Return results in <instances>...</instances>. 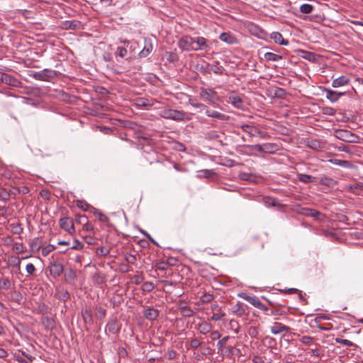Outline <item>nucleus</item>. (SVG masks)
I'll return each instance as SVG.
<instances>
[{
  "instance_id": "45",
  "label": "nucleus",
  "mask_w": 363,
  "mask_h": 363,
  "mask_svg": "<svg viewBox=\"0 0 363 363\" xmlns=\"http://www.w3.org/2000/svg\"><path fill=\"white\" fill-rule=\"evenodd\" d=\"M335 112L336 111L332 107L325 106L323 108V113L324 114L334 116L335 114Z\"/></svg>"
},
{
  "instance_id": "41",
  "label": "nucleus",
  "mask_w": 363,
  "mask_h": 363,
  "mask_svg": "<svg viewBox=\"0 0 363 363\" xmlns=\"http://www.w3.org/2000/svg\"><path fill=\"white\" fill-rule=\"evenodd\" d=\"M95 315L99 319L104 318L106 316V310L102 307H96Z\"/></svg>"
},
{
  "instance_id": "25",
  "label": "nucleus",
  "mask_w": 363,
  "mask_h": 363,
  "mask_svg": "<svg viewBox=\"0 0 363 363\" xmlns=\"http://www.w3.org/2000/svg\"><path fill=\"white\" fill-rule=\"evenodd\" d=\"M271 38H272L276 43L279 45H287L289 44V42L284 40L282 35L278 32L272 33Z\"/></svg>"
},
{
  "instance_id": "38",
  "label": "nucleus",
  "mask_w": 363,
  "mask_h": 363,
  "mask_svg": "<svg viewBox=\"0 0 363 363\" xmlns=\"http://www.w3.org/2000/svg\"><path fill=\"white\" fill-rule=\"evenodd\" d=\"M313 6L309 4H303L300 6V11L303 13H310L313 11Z\"/></svg>"
},
{
  "instance_id": "10",
  "label": "nucleus",
  "mask_w": 363,
  "mask_h": 363,
  "mask_svg": "<svg viewBox=\"0 0 363 363\" xmlns=\"http://www.w3.org/2000/svg\"><path fill=\"white\" fill-rule=\"evenodd\" d=\"M306 145L315 151L321 150L324 146V143L317 139H306L305 140Z\"/></svg>"
},
{
  "instance_id": "19",
  "label": "nucleus",
  "mask_w": 363,
  "mask_h": 363,
  "mask_svg": "<svg viewBox=\"0 0 363 363\" xmlns=\"http://www.w3.org/2000/svg\"><path fill=\"white\" fill-rule=\"evenodd\" d=\"M159 315L158 310L149 307L144 311V316L150 320H155Z\"/></svg>"
},
{
  "instance_id": "51",
  "label": "nucleus",
  "mask_w": 363,
  "mask_h": 363,
  "mask_svg": "<svg viewBox=\"0 0 363 363\" xmlns=\"http://www.w3.org/2000/svg\"><path fill=\"white\" fill-rule=\"evenodd\" d=\"M225 316V313H222V312L215 313L213 314V315L211 317V320L218 321V320H221Z\"/></svg>"
},
{
  "instance_id": "14",
  "label": "nucleus",
  "mask_w": 363,
  "mask_h": 363,
  "mask_svg": "<svg viewBox=\"0 0 363 363\" xmlns=\"http://www.w3.org/2000/svg\"><path fill=\"white\" fill-rule=\"evenodd\" d=\"M145 45L143 49L140 52L139 55L140 57H147L153 49L152 43L150 39L145 38Z\"/></svg>"
},
{
  "instance_id": "5",
  "label": "nucleus",
  "mask_w": 363,
  "mask_h": 363,
  "mask_svg": "<svg viewBox=\"0 0 363 363\" xmlns=\"http://www.w3.org/2000/svg\"><path fill=\"white\" fill-rule=\"evenodd\" d=\"M59 225L62 229L69 234H72L74 232V220L70 217L65 216L60 218L59 220Z\"/></svg>"
},
{
  "instance_id": "13",
  "label": "nucleus",
  "mask_w": 363,
  "mask_h": 363,
  "mask_svg": "<svg viewBox=\"0 0 363 363\" xmlns=\"http://www.w3.org/2000/svg\"><path fill=\"white\" fill-rule=\"evenodd\" d=\"M324 91L326 93V98L333 103L337 101L340 97L344 95L342 92H337L326 88Z\"/></svg>"
},
{
  "instance_id": "18",
  "label": "nucleus",
  "mask_w": 363,
  "mask_h": 363,
  "mask_svg": "<svg viewBox=\"0 0 363 363\" xmlns=\"http://www.w3.org/2000/svg\"><path fill=\"white\" fill-rule=\"evenodd\" d=\"M219 38L223 42L229 45H233L238 43L236 38L230 33H223L220 35Z\"/></svg>"
},
{
  "instance_id": "3",
  "label": "nucleus",
  "mask_w": 363,
  "mask_h": 363,
  "mask_svg": "<svg viewBox=\"0 0 363 363\" xmlns=\"http://www.w3.org/2000/svg\"><path fill=\"white\" fill-rule=\"evenodd\" d=\"M335 137L344 142L356 143L359 137L347 130H338L335 131Z\"/></svg>"
},
{
  "instance_id": "6",
  "label": "nucleus",
  "mask_w": 363,
  "mask_h": 363,
  "mask_svg": "<svg viewBox=\"0 0 363 363\" xmlns=\"http://www.w3.org/2000/svg\"><path fill=\"white\" fill-rule=\"evenodd\" d=\"M56 73L54 70L45 69L40 72H35L33 74V77L37 80L49 81L50 79L54 77Z\"/></svg>"
},
{
  "instance_id": "7",
  "label": "nucleus",
  "mask_w": 363,
  "mask_h": 363,
  "mask_svg": "<svg viewBox=\"0 0 363 363\" xmlns=\"http://www.w3.org/2000/svg\"><path fill=\"white\" fill-rule=\"evenodd\" d=\"M246 26L249 32L252 35L260 39H266L267 37V33L261 28L257 24H246Z\"/></svg>"
},
{
  "instance_id": "39",
  "label": "nucleus",
  "mask_w": 363,
  "mask_h": 363,
  "mask_svg": "<svg viewBox=\"0 0 363 363\" xmlns=\"http://www.w3.org/2000/svg\"><path fill=\"white\" fill-rule=\"evenodd\" d=\"M155 289V286L151 281H145L142 285V290L145 292H150Z\"/></svg>"
},
{
  "instance_id": "35",
  "label": "nucleus",
  "mask_w": 363,
  "mask_h": 363,
  "mask_svg": "<svg viewBox=\"0 0 363 363\" xmlns=\"http://www.w3.org/2000/svg\"><path fill=\"white\" fill-rule=\"evenodd\" d=\"M264 58L268 61L277 62L281 60L282 57L275 53L268 52L264 54Z\"/></svg>"
},
{
  "instance_id": "57",
  "label": "nucleus",
  "mask_w": 363,
  "mask_h": 363,
  "mask_svg": "<svg viewBox=\"0 0 363 363\" xmlns=\"http://www.w3.org/2000/svg\"><path fill=\"white\" fill-rule=\"evenodd\" d=\"M109 252L108 250L106 247H101L97 249L96 253L101 256H106Z\"/></svg>"
},
{
  "instance_id": "61",
  "label": "nucleus",
  "mask_w": 363,
  "mask_h": 363,
  "mask_svg": "<svg viewBox=\"0 0 363 363\" xmlns=\"http://www.w3.org/2000/svg\"><path fill=\"white\" fill-rule=\"evenodd\" d=\"M84 240L89 245H94L96 242L95 238L91 236H85Z\"/></svg>"
},
{
  "instance_id": "50",
  "label": "nucleus",
  "mask_w": 363,
  "mask_h": 363,
  "mask_svg": "<svg viewBox=\"0 0 363 363\" xmlns=\"http://www.w3.org/2000/svg\"><path fill=\"white\" fill-rule=\"evenodd\" d=\"M169 264L165 262H160L156 264V268L161 271H165L167 269Z\"/></svg>"
},
{
  "instance_id": "23",
  "label": "nucleus",
  "mask_w": 363,
  "mask_h": 363,
  "mask_svg": "<svg viewBox=\"0 0 363 363\" xmlns=\"http://www.w3.org/2000/svg\"><path fill=\"white\" fill-rule=\"evenodd\" d=\"M228 101L237 108H242L243 101L241 98L237 95H231L229 96Z\"/></svg>"
},
{
  "instance_id": "55",
  "label": "nucleus",
  "mask_w": 363,
  "mask_h": 363,
  "mask_svg": "<svg viewBox=\"0 0 363 363\" xmlns=\"http://www.w3.org/2000/svg\"><path fill=\"white\" fill-rule=\"evenodd\" d=\"M83 244L79 241L78 240H74V244L72 246L71 249L72 250H82L83 248Z\"/></svg>"
},
{
  "instance_id": "24",
  "label": "nucleus",
  "mask_w": 363,
  "mask_h": 363,
  "mask_svg": "<svg viewBox=\"0 0 363 363\" xmlns=\"http://www.w3.org/2000/svg\"><path fill=\"white\" fill-rule=\"evenodd\" d=\"M82 316L84 322L86 324H92L93 323V316L92 313L89 308H84L82 311Z\"/></svg>"
},
{
  "instance_id": "40",
  "label": "nucleus",
  "mask_w": 363,
  "mask_h": 363,
  "mask_svg": "<svg viewBox=\"0 0 363 363\" xmlns=\"http://www.w3.org/2000/svg\"><path fill=\"white\" fill-rule=\"evenodd\" d=\"M77 206L84 211H86L90 208V205L84 201L78 200L77 201Z\"/></svg>"
},
{
  "instance_id": "53",
  "label": "nucleus",
  "mask_w": 363,
  "mask_h": 363,
  "mask_svg": "<svg viewBox=\"0 0 363 363\" xmlns=\"http://www.w3.org/2000/svg\"><path fill=\"white\" fill-rule=\"evenodd\" d=\"M201 345V342L196 338H194L190 342V345L191 348L196 349Z\"/></svg>"
},
{
  "instance_id": "15",
  "label": "nucleus",
  "mask_w": 363,
  "mask_h": 363,
  "mask_svg": "<svg viewBox=\"0 0 363 363\" xmlns=\"http://www.w3.org/2000/svg\"><path fill=\"white\" fill-rule=\"evenodd\" d=\"M240 296L257 308L262 306L261 301L255 296H249L245 294H242Z\"/></svg>"
},
{
  "instance_id": "49",
  "label": "nucleus",
  "mask_w": 363,
  "mask_h": 363,
  "mask_svg": "<svg viewBox=\"0 0 363 363\" xmlns=\"http://www.w3.org/2000/svg\"><path fill=\"white\" fill-rule=\"evenodd\" d=\"M258 329L256 327L251 326L248 329V334L252 337H256L258 335Z\"/></svg>"
},
{
  "instance_id": "54",
  "label": "nucleus",
  "mask_w": 363,
  "mask_h": 363,
  "mask_svg": "<svg viewBox=\"0 0 363 363\" xmlns=\"http://www.w3.org/2000/svg\"><path fill=\"white\" fill-rule=\"evenodd\" d=\"M116 54L121 57H123L127 55V49L125 48L118 47Z\"/></svg>"
},
{
  "instance_id": "8",
  "label": "nucleus",
  "mask_w": 363,
  "mask_h": 363,
  "mask_svg": "<svg viewBox=\"0 0 363 363\" xmlns=\"http://www.w3.org/2000/svg\"><path fill=\"white\" fill-rule=\"evenodd\" d=\"M179 47L183 50H190L194 48V38L184 36L179 41Z\"/></svg>"
},
{
  "instance_id": "27",
  "label": "nucleus",
  "mask_w": 363,
  "mask_h": 363,
  "mask_svg": "<svg viewBox=\"0 0 363 363\" xmlns=\"http://www.w3.org/2000/svg\"><path fill=\"white\" fill-rule=\"evenodd\" d=\"M328 162L333 164L343 167L345 168H350L352 167V163L347 160H341L338 159H330Z\"/></svg>"
},
{
  "instance_id": "2",
  "label": "nucleus",
  "mask_w": 363,
  "mask_h": 363,
  "mask_svg": "<svg viewBox=\"0 0 363 363\" xmlns=\"http://www.w3.org/2000/svg\"><path fill=\"white\" fill-rule=\"evenodd\" d=\"M200 96L212 106L218 104L220 100L217 92L212 89L201 88Z\"/></svg>"
},
{
  "instance_id": "59",
  "label": "nucleus",
  "mask_w": 363,
  "mask_h": 363,
  "mask_svg": "<svg viewBox=\"0 0 363 363\" xmlns=\"http://www.w3.org/2000/svg\"><path fill=\"white\" fill-rule=\"evenodd\" d=\"M140 232L154 245H158L157 242L151 237V235L144 230H141Z\"/></svg>"
},
{
  "instance_id": "62",
  "label": "nucleus",
  "mask_w": 363,
  "mask_h": 363,
  "mask_svg": "<svg viewBox=\"0 0 363 363\" xmlns=\"http://www.w3.org/2000/svg\"><path fill=\"white\" fill-rule=\"evenodd\" d=\"M69 294L67 291H62L60 293V298L62 301H66L69 298Z\"/></svg>"
},
{
  "instance_id": "37",
  "label": "nucleus",
  "mask_w": 363,
  "mask_h": 363,
  "mask_svg": "<svg viewBox=\"0 0 363 363\" xmlns=\"http://www.w3.org/2000/svg\"><path fill=\"white\" fill-rule=\"evenodd\" d=\"M11 284L8 277H3L0 279V289L8 290L11 288Z\"/></svg>"
},
{
  "instance_id": "42",
  "label": "nucleus",
  "mask_w": 363,
  "mask_h": 363,
  "mask_svg": "<svg viewBox=\"0 0 363 363\" xmlns=\"http://www.w3.org/2000/svg\"><path fill=\"white\" fill-rule=\"evenodd\" d=\"M213 298V296L211 294L205 293L201 297L200 300L202 303H210Z\"/></svg>"
},
{
  "instance_id": "56",
  "label": "nucleus",
  "mask_w": 363,
  "mask_h": 363,
  "mask_svg": "<svg viewBox=\"0 0 363 363\" xmlns=\"http://www.w3.org/2000/svg\"><path fill=\"white\" fill-rule=\"evenodd\" d=\"M26 270L28 274H33L35 272V267L32 263H29L26 265Z\"/></svg>"
},
{
  "instance_id": "22",
  "label": "nucleus",
  "mask_w": 363,
  "mask_h": 363,
  "mask_svg": "<svg viewBox=\"0 0 363 363\" xmlns=\"http://www.w3.org/2000/svg\"><path fill=\"white\" fill-rule=\"evenodd\" d=\"M1 81L13 86H16L19 84V82L15 77L8 74H3L1 75Z\"/></svg>"
},
{
  "instance_id": "60",
  "label": "nucleus",
  "mask_w": 363,
  "mask_h": 363,
  "mask_svg": "<svg viewBox=\"0 0 363 363\" xmlns=\"http://www.w3.org/2000/svg\"><path fill=\"white\" fill-rule=\"evenodd\" d=\"M281 291L285 294H292L296 293L298 291V290L294 288H290V289H287L281 290Z\"/></svg>"
},
{
  "instance_id": "52",
  "label": "nucleus",
  "mask_w": 363,
  "mask_h": 363,
  "mask_svg": "<svg viewBox=\"0 0 363 363\" xmlns=\"http://www.w3.org/2000/svg\"><path fill=\"white\" fill-rule=\"evenodd\" d=\"M13 190H18V193L26 194L29 192V189L26 186H22L21 187H13Z\"/></svg>"
},
{
  "instance_id": "58",
  "label": "nucleus",
  "mask_w": 363,
  "mask_h": 363,
  "mask_svg": "<svg viewBox=\"0 0 363 363\" xmlns=\"http://www.w3.org/2000/svg\"><path fill=\"white\" fill-rule=\"evenodd\" d=\"M30 246H31L32 249L38 250L40 247V246L39 245L38 238H35V239L33 240L31 242Z\"/></svg>"
},
{
  "instance_id": "4",
  "label": "nucleus",
  "mask_w": 363,
  "mask_h": 363,
  "mask_svg": "<svg viewBox=\"0 0 363 363\" xmlns=\"http://www.w3.org/2000/svg\"><path fill=\"white\" fill-rule=\"evenodd\" d=\"M50 274L53 278L59 277L64 271V266L62 262L59 259L54 260L50 263L48 267Z\"/></svg>"
},
{
  "instance_id": "36",
  "label": "nucleus",
  "mask_w": 363,
  "mask_h": 363,
  "mask_svg": "<svg viewBox=\"0 0 363 363\" xmlns=\"http://www.w3.org/2000/svg\"><path fill=\"white\" fill-rule=\"evenodd\" d=\"M181 314L183 317L189 318L191 317L194 315L193 310L186 306H181Z\"/></svg>"
},
{
  "instance_id": "29",
  "label": "nucleus",
  "mask_w": 363,
  "mask_h": 363,
  "mask_svg": "<svg viewBox=\"0 0 363 363\" xmlns=\"http://www.w3.org/2000/svg\"><path fill=\"white\" fill-rule=\"evenodd\" d=\"M235 350V347L228 346L218 350V352L223 357H231L234 354Z\"/></svg>"
},
{
  "instance_id": "16",
  "label": "nucleus",
  "mask_w": 363,
  "mask_h": 363,
  "mask_svg": "<svg viewBox=\"0 0 363 363\" xmlns=\"http://www.w3.org/2000/svg\"><path fill=\"white\" fill-rule=\"evenodd\" d=\"M206 114L208 117L216 118L220 121H228L229 119L228 116L216 111L210 110L208 108L206 109Z\"/></svg>"
},
{
  "instance_id": "33",
  "label": "nucleus",
  "mask_w": 363,
  "mask_h": 363,
  "mask_svg": "<svg viewBox=\"0 0 363 363\" xmlns=\"http://www.w3.org/2000/svg\"><path fill=\"white\" fill-rule=\"evenodd\" d=\"M263 148L264 152L269 154H272L278 150V146L274 143H264Z\"/></svg>"
},
{
  "instance_id": "48",
  "label": "nucleus",
  "mask_w": 363,
  "mask_h": 363,
  "mask_svg": "<svg viewBox=\"0 0 363 363\" xmlns=\"http://www.w3.org/2000/svg\"><path fill=\"white\" fill-rule=\"evenodd\" d=\"M228 339H229V336H225L218 342L217 347H218V350H220L223 347H225L224 345L227 342Z\"/></svg>"
},
{
  "instance_id": "47",
  "label": "nucleus",
  "mask_w": 363,
  "mask_h": 363,
  "mask_svg": "<svg viewBox=\"0 0 363 363\" xmlns=\"http://www.w3.org/2000/svg\"><path fill=\"white\" fill-rule=\"evenodd\" d=\"M125 259L127 262L131 264H134L137 261L136 256L131 254L126 255Z\"/></svg>"
},
{
  "instance_id": "30",
  "label": "nucleus",
  "mask_w": 363,
  "mask_h": 363,
  "mask_svg": "<svg viewBox=\"0 0 363 363\" xmlns=\"http://www.w3.org/2000/svg\"><path fill=\"white\" fill-rule=\"evenodd\" d=\"M208 69L210 72H213L217 74H222L224 70L223 67L219 65L218 62H215L214 64L208 65Z\"/></svg>"
},
{
  "instance_id": "43",
  "label": "nucleus",
  "mask_w": 363,
  "mask_h": 363,
  "mask_svg": "<svg viewBox=\"0 0 363 363\" xmlns=\"http://www.w3.org/2000/svg\"><path fill=\"white\" fill-rule=\"evenodd\" d=\"M55 250V247L52 245H47L42 249V255L44 257L48 256L52 250Z\"/></svg>"
},
{
  "instance_id": "34",
  "label": "nucleus",
  "mask_w": 363,
  "mask_h": 363,
  "mask_svg": "<svg viewBox=\"0 0 363 363\" xmlns=\"http://www.w3.org/2000/svg\"><path fill=\"white\" fill-rule=\"evenodd\" d=\"M302 213L308 217L316 218H318L320 213L318 211L311 209V208H303Z\"/></svg>"
},
{
  "instance_id": "26",
  "label": "nucleus",
  "mask_w": 363,
  "mask_h": 363,
  "mask_svg": "<svg viewBox=\"0 0 363 363\" xmlns=\"http://www.w3.org/2000/svg\"><path fill=\"white\" fill-rule=\"evenodd\" d=\"M212 329V325L207 323V322H203L201 323H199L197 325V330L199 332L203 335H206Z\"/></svg>"
},
{
  "instance_id": "44",
  "label": "nucleus",
  "mask_w": 363,
  "mask_h": 363,
  "mask_svg": "<svg viewBox=\"0 0 363 363\" xmlns=\"http://www.w3.org/2000/svg\"><path fill=\"white\" fill-rule=\"evenodd\" d=\"M335 341L337 343L342 344L347 347H351L354 345V344L350 340L347 339L336 338Z\"/></svg>"
},
{
  "instance_id": "1",
  "label": "nucleus",
  "mask_w": 363,
  "mask_h": 363,
  "mask_svg": "<svg viewBox=\"0 0 363 363\" xmlns=\"http://www.w3.org/2000/svg\"><path fill=\"white\" fill-rule=\"evenodd\" d=\"M160 117L176 121H189L191 119L190 113L183 111L165 108L160 112Z\"/></svg>"
},
{
  "instance_id": "21",
  "label": "nucleus",
  "mask_w": 363,
  "mask_h": 363,
  "mask_svg": "<svg viewBox=\"0 0 363 363\" xmlns=\"http://www.w3.org/2000/svg\"><path fill=\"white\" fill-rule=\"evenodd\" d=\"M349 82V78L346 76L342 75L336 79H334L332 82V86L333 87H340L347 84Z\"/></svg>"
},
{
  "instance_id": "11",
  "label": "nucleus",
  "mask_w": 363,
  "mask_h": 363,
  "mask_svg": "<svg viewBox=\"0 0 363 363\" xmlns=\"http://www.w3.org/2000/svg\"><path fill=\"white\" fill-rule=\"evenodd\" d=\"M291 328L289 326H286L281 323L276 322L271 327L270 331L274 335L280 334L284 331H290Z\"/></svg>"
},
{
  "instance_id": "17",
  "label": "nucleus",
  "mask_w": 363,
  "mask_h": 363,
  "mask_svg": "<svg viewBox=\"0 0 363 363\" xmlns=\"http://www.w3.org/2000/svg\"><path fill=\"white\" fill-rule=\"evenodd\" d=\"M246 306L241 302H238L231 308V313L237 316L241 317L245 313Z\"/></svg>"
},
{
  "instance_id": "32",
  "label": "nucleus",
  "mask_w": 363,
  "mask_h": 363,
  "mask_svg": "<svg viewBox=\"0 0 363 363\" xmlns=\"http://www.w3.org/2000/svg\"><path fill=\"white\" fill-rule=\"evenodd\" d=\"M297 178L298 179V180L300 182L305 183V184L312 183V182H314L315 180V177H313L309 174H298Z\"/></svg>"
},
{
  "instance_id": "46",
  "label": "nucleus",
  "mask_w": 363,
  "mask_h": 363,
  "mask_svg": "<svg viewBox=\"0 0 363 363\" xmlns=\"http://www.w3.org/2000/svg\"><path fill=\"white\" fill-rule=\"evenodd\" d=\"M94 214L99 218V220L104 223H106L108 220V218L101 212L96 211Z\"/></svg>"
},
{
  "instance_id": "31",
  "label": "nucleus",
  "mask_w": 363,
  "mask_h": 363,
  "mask_svg": "<svg viewBox=\"0 0 363 363\" xmlns=\"http://www.w3.org/2000/svg\"><path fill=\"white\" fill-rule=\"evenodd\" d=\"M336 183L337 182L335 179L327 176H323L320 179V184L327 186L333 187L335 186Z\"/></svg>"
},
{
  "instance_id": "63",
  "label": "nucleus",
  "mask_w": 363,
  "mask_h": 363,
  "mask_svg": "<svg viewBox=\"0 0 363 363\" xmlns=\"http://www.w3.org/2000/svg\"><path fill=\"white\" fill-rule=\"evenodd\" d=\"M77 221L84 225V223H85L88 221V218L86 216L82 215V216H79L78 217V218L77 219Z\"/></svg>"
},
{
  "instance_id": "12",
  "label": "nucleus",
  "mask_w": 363,
  "mask_h": 363,
  "mask_svg": "<svg viewBox=\"0 0 363 363\" xmlns=\"http://www.w3.org/2000/svg\"><path fill=\"white\" fill-rule=\"evenodd\" d=\"M240 128L242 131L247 133L250 137L255 136L257 134H261V130L257 127L248 124H242Z\"/></svg>"
},
{
  "instance_id": "9",
  "label": "nucleus",
  "mask_w": 363,
  "mask_h": 363,
  "mask_svg": "<svg viewBox=\"0 0 363 363\" xmlns=\"http://www.w3.org/2000/svg\"><path fill=\"white\" fill-rule=\"evenodd\" d=\"M135 104L138 107H143L146 109H150L155 104H160V102L152 98H139L136 100Z\"/></svg>"
},
{
  "instance_id": "64",
  "label": "nucleus",
  "mask_w": 363,
  "mask_h": 363,
  "mask_svg": "<svg viewBox=\"0 0 363 363\" xmlns=\"http://www.w3.org/2000/svg\"><path fill=\"white\" fill-rule=\"evenodd\" d=\"M313 338L311 336H303L301 338V342L303 344L308 345L313 340Z\"/></svg>"
},
{
  "instance_id": "20",
  "label": "nucleus",
  "mask_w": 363,
  "mask_h": 363,
  "mask_svg": "<svg viewBox=\"0 0 363 363\" xmlns=\"http://www.w3.org/2000/svg\"><path fill=\"white\" fill-rule=\"evenodd\" d=\"M194 38V48L193 50H203L207 48L206 40L203 37H197Z\"/></svg>"
},
{
  "instance_id": "28",
  "label": "nucleus",
  "mask_w": 363,
  "mask_h": 363,
  "mask_svg": "<svg viewBox=\"0 0 363 363\" xmlns=\"http://www.w3.org/2000/svg\"><path fill=\"white\" fill-rule=\"evenodd\" d=\"M41 322L47 330H52L55 326V320L48 316L42 317Z\"/></svg>"
}]
</instances>
